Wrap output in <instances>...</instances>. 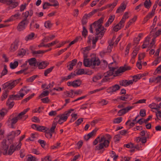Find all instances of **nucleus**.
I'll list each match as a JSON object with an SVG mask.
<instances>
[{"label":"nucleus","instance_id":"nucleus-31","mask_svg":"<svg viewBox=\"0 0 161 161\" xmlns=\"http://www.w3.org/2000/svg\"><path fill=\"white\" fill-rule=\"evenodd\" d=\"M45 136L48 139H50L52 138L53 135V133L48 131V129L45 130Z\"/></svg>","mask_w":161,"mask_h":161},{"label":"nucleus","instance_id":"nucleus-35","mask_svg":"<svg viewBox=\"0 0 161 161\" xmlns=\"http://www.w3.org/2000/svg\"><path fill=\"white\" fill-rule=\"evenodd\" d=\"M145 7L147 8H149L150 7L151 3L150 0H146L144 3Z\"/></svg>","mask_w":161,"mask_h":161},{"label":"nucleus","instance_id":"nucleus-15","mask_svg":"<svg viewBox=\"0 0 161 161\" xmlns=\"http://www.w3.org/2000/svg\"><path fill=\"white\" fill-rule=\"evenodd\" d=\"M2 147L3 150L4 152H3V154L6 155L7 153V151L8 148V146L6 144V141L3 140L1 143Z\"/></svg>","mask_w":161,"mask_h":161},{"label":"nucleus","instance_id":"nucleus-37","mask_svg":"<svg viewBox=\"0 0 161 161\" xmlns=\"http://www.w3.org/2000/svg\"><path fill=\"white\" fill-rule=\"evenodd\" d=\"M152 13H149L144 18V19L142 21V23L143 24H145L149 19L152 18Z\"/></svg>","mask_w":161,"mask_h":161},{"label":"nucleus","instance_id":"nucleus-27","mask_svg":"<svg viewBox=\"0 0 161 161\" xmlns=\"http://www.w3.org/2000/svg\"><path fill=\"white\" fill-rule=\"evenodd\" d=\"M46 51H44V50H38L37 51L32 50L31 52L33 56H35L38 54H43L46 53Z\"/></svg>","mask_w":161,"mask_h":161},{"label":"nucleus","instance_id":"nucleus-25","mask_svg":"<svg viewBox=\"0 0 161 161\" xmlns=\"http://www.w3.org/2000/svg\"><path fill=\"white\" fill-rule=\"evenodd\" d=\"M102 74H99L94 76L92 78V81L94 82H96L97 80H100L103 77Z\"/></svg>","mask_w":161,"mask_h":161},{"label":"nucleus","instance_id":"nucleus-59","mask_svg":"<svg viewBox=\"0 0 161 161\" xmlns=\"http://www.w3.org/2000/svg\"><path fill=\"white\" fill-rule=\"evenodd\" d=\"M64 89V87H57L56 88H54L52 90H50V92H52V91L53 90H56V91L58 92H60V91H62Z\"/></svg>","mask_w":161,"mask_h":161},{"label":"nucleus","instance_id":"nucleus-48","mask_svg":"<svg viewBox=\"0 0 161 161\" xmlns=\"http://www.w3.org/2000/svg\"><path fill=\"white\" fill-rule=\"evenodd\" d=\"M8 91H5L3 92L1 99L3 100L6 99L7 97V96L8 94Z\"/></svg>","mask_w":161,"mask_h":161},{"label":"nucleus","instance_id":"nucleus-2","mask_svg":"<svg viewBox=\"0 0 161 161\" xmlns=\"http://www.w3.org/2000/svg\"><path fill=\"white\" fill-rule=\"evenodd\" d=\"M130 67L125 66L120 67L116 71H115L116 69L115 67H109V70L104 74V78L101 80V82H105L108 81L110 79L108 77L114 74V76H116L126 70H130Z\"/></svg>","mask_w":161,"mask_h":161},{"label":"nucleus","instance_id":"nucleus-38","mask_svg":"<svg viewBox=\"0 0 161 161\" xmlns=\"http://www.w3.org/2000/svg\"><path fill=\"white\" fill-rule=\"evenodd\" d=\"M121 136H120V134H118L115 135L114 137V139L115 142H118L120 140Z\"/></svg>","mask_w":161,"mask_h":161},{"label":"nucleus","instance_id":"nucleus-51","mask_svg":"<svg viewBox=\"0 0 161 161\" xmlns=\"http://www.w3.org/2000/svg\"><path fill=\"white\" fill-rule=\"evenodd\" d=\"M49 1L52 3H53V4H51V6H59V3L56 0H49Z\"/></svg>","mask_w":161,"mask_h":161},{"label":"nucleus","instance_id":"nucleus-34","mask_svg":"<svg viewBox=\"0 0 161 161\" xmlns=\"http://www.w3.org/2000/svg\"><path fill=\"white\" fill-rule=\"evenodd\" d=\"M16 150L14 147V146L13 144L11 145L9 148L8 152V154L9 155H11Z\"/></svg>","mask_w":161,"mask_h":161},{"label":"nucleus","instance_id":"nucleus-24","mask_svg":"<svg viewBox=\"0 0 161 161\" xmlns=\"http://www.w3.org/2000/svg\"><path fill=\"white\" fill-rule=\"evenodd\" d=\"M91 48L90 47L88 46L82 48L83 50V53L84 54V58L87 57V53L88 51L91 49Z\"/></svg>","mask_w":161,"mask_h":161},{"label":"nucleus","instance_id":"nucleus-13","mask_svg":"<svg viewBox=\"0 0 161 161\" xmlns=\"http://www.w3.org/2000/svg\"><path fill=\"white\" fill-rule=\"evenodd\" d=\"M21 15L20 14L18 13L14 15H12L5 22H11L19 19Z\"/></svg>","mask_w":161,"mask_h":161},{"label":"nucleus","instance_id":"nucleus-46","mask_svg":"<svg viewBox=\"0 0 161 161\" xmlns=\"http://www.w3.org/2000/svg\"><path fill=\"white\" fill-rule=\"evenodd\" d=\"M37 75H34L28 78L26 80L28 82H32L37 77Z\"/></svg>","mask_w":161,"mask_h":161},{"label":"nucleus","instance_id":"nucleus-20","mask_svg":"<svg viewBox=\"0 0 161 161\" xmlns=\"http://www.w3.org/2000/svg\"><path fill=\"white\" fill-rule=\"evenodd\" d=\"M77 62V60L76 59H74L70 62L68 69L69 70H71L73 69V66L76 64Z\"/></svg>","mask_w":161,"mask_h":161},{"label":"nucleus","instance_id":"nucleus-14","mask_svg":"<svg viewBox=\"0 0 161 161\" xmlns=\"http://www.w3.org/2000/svg\"><path fill=\"white\" fill-rule=\"evenodd\" d=\"M27 62L29 63V64L30 66H36L37 65L36 59L35 58H31L26 61L25 63L24 64V65H25L27 64Z\"/></svg>","mask_w":161,"mask_h":161},{"label":"nucleus","instance_id":"nucleus-40","mask_svg":"<svg viewBox=\"0 0 161 161\" xmlns=\"http://www.w3.org/2000/svg\"><path fill=\"white\" fill-rule=\"evenodd\" d=\"M75 72L76 75H82L84 74V70L83 69H79L78 70L75 71Z\"/></svg>","mask_w":161,"mask_h":161},{"label":"nucleus","instance_id":"nucleus-18","mask_svg":"<svg viewBox=\"0 0 161 161\" xmlns=\"http://www.w3.org/2000/svg\"><path fill=\"white\" fill-rule=\"evenodd\" d=\"M161 80V76H158L156 77H153L150 78L149 79V82L152 83L154 82L158 83Z\"/></svg>","mask_w":161,"mask_h":161},{"label":"nucleus","instance_id":"nucleus-29","mask_svg":"<svg viewBox=\"0 0 161 161\" xmlns=\"http://www.w3.org/2000/svg\"><path fill=\"white\" fill-rule=\"evenodd\" d=\"M81 81L80 80H76L73 81V87H76L79 86L81 84Z\"/></svg>","mask_w":161,"mask_h":161},{"label":"nucleus","instance_id":"nucleus-49","mask_svg":"<svg viewBox=\"0 0 161 161\" xmlns=\"http://www.w3.org/2000/svg\"><path fill=\"white\" fill-rule=\"evenodd\" d=\"M7 110L6 109L3 108L0 110V116L1 117H4L7 113Z\"/></svg>","mask_w":161,"mask_h":161},{"label":"nucleus","instance_id":"nucleus-7","mask_svg":"<svg viewBox=\"0 0 161 161\" xmlns=\"http://www.w3.org/2000/svg\"><path fill=\"white\" fill-rule=\"evenodd\" d=\"M18 120L16 117L14 115V114L10 115L6 122L8 125L10 126V127L14 128V125L17 122Z\"/></svg>","mask_w":161,"mask_h":161},{"label":"nucleus","instance_id":"nucleus-42","mask_svg":"<svg viewBox=\"0 0 161 161\" xmlns=\"http://www.w3.org/2000/svg\"><path fill=\"white\" fill-rule=\"evenodd\" d=\"M138 53V51L136 50H134L132 54V58L131 59V61H132L133 62H134V60L136 58L137 54Z\"/></svg>","mask_w":161,"mask_h":161},{"label":"nucleus","instance_id":"nucleus-5","mask_svg":"<svg viewBox=\"0 0 161 161\" xmlns=\"http://www.w3.org/2000/svg\"><path fill=\"white\" fill-rule=\"evenodd\" d=\"M74 110V109H71L65 111L63 114L57 116L55 119L58 120V122L59 124H61L67 120L68 117L70 115L72 112Z\"/></svg>","mask_w":161,"mask_h":161},{"label":"nucleus","instance_id":"nucleus-21","mask_svg":"<svg viewBox=\"0 0 161 161\" xmlns=\"http://www.w3.org/2000/svg\"><path fill=\"white\" fill-rule=\"evenodd\" d=\"M126 5L124 3H122L120 6L117 9L116 12L119 13L124 11L126 8Z\"/></svg>","mask_w":161,"mask_h":161},{"label":"nucleus","instance_id":"nucleus-4","mask_svg":"<svg viewBox=\"0 0 161 161\" xmlns=\"http://www.w3.org/2000/svg\"><path fill=\"white\" fill-rule=\"evenodd\" d=\"M84 58L83 64L86 67L91 66L94 68L95 66H98L100 64L99 59L94 55L91 58Z\"/></svg>","mask_w":161,"mask_h":161},{"label":"nucleus","instance_id":"nucleus-55","mask_svg":"<svg viewBox=\"0 0 161 161\" xmlns=\"http://www.w3.org/2000/svg\"><path fill=\"white\" fill-rule=\"evenodd\" d=\"M122 117H118L114 119L113 122L115 124H119L122 121Z\"/></svg>","mask_w":161,"mask_h":161},{"label":"nucleus","instance_id":"nucleus-28","mask_svg":"<svg viewBox=\"0 0 161 161\" xmlns=\"http://www.w3.org/2000/svg\"><path fill=\"white\" fill-rule=\"evenodd\" d=\"M118 1L117 0H115L112 3L107 5V7H108V8H110L111 9V10H112L116 5Z\"/></svg>","mask_w":161,"mask_h":161},{"label":"nucleus","instance_id":"nucleus-61","mask_svg":"<svg viewBox=\"0 0 161 161\" xmlns=\"http://www.w3.org/2000/svg\"><path fill=\"white\" fill-rule=\"evenodd\" d=\"M150 39V37L148 36H147L145 38L143 43L145 44L147 46L149 45V41Z\"/></svg>","mask_w":161,"mask_h":161},{"label":"nucleus","instance_id":"nucleus-62","mask_svg":"<svg viewBox=\"0 0 161 161\" xmlns=\"http://www.w3.org/2000/svg\"><path fill=\"white\" fill-rule=\"evenodd\" d=\"M97 131V130L96 129L93 130L91 132L89 133L87 135L89 136V137L90 138L92 136L95 135Z\"/></svg>","mask_w":161,"mask_h":161},{"label":"nucleus","instance_id":"nucleus-10","mask_svg":"<svg viewBox=\"0 0 161 161\" xmlns=\"http://www.w3.org/2000/svg\"><path fill=\"white\" fill-rule=\"evenodd\" d=\"M120 87L119 85L116 84L108 88L107 90L108 93L112 94L120 89Z\"/></svg>","mask_w":161,"mask_h":161},{"label":"nucleus","instance_id":"nucleus-53","mask_svg":"<svg viewBox=\"0 0 161 161\" xmlns=\"http://www.w3.org/2000/svg\"><path fill=\"white\" fill-rule=\"evenodd\" d=\"M71 116L72 117L71 119L70 120V121L71 122H74L77 118V114H72L71 115Z\"/></svg>","mask_w":161,"mask_h":161},{"label":"nucleus","instance_id":"nucleus-33","mask_svg":"<svg viewBox=\"0 0 161 161\" xmlns=\"http://www.w3.org/2000/svg\"><path fill=\"white\" fill-rule=\"evenodd\" d=\"M54 68V66H52L49 68L45 70L44 71V75L45 76H47V75L51 72Z\"/></svg>","mask_w":161,"mask_h":161},{"label":"nucleus","instance_id":"nucleus-54","mask_svg":"<svg viewBox=\"0 0 161 161\" xmlns=\"http://www.w3.org/2000/svg\"><path fill=\"white\" fill-rule=\"evenodd\" d=\"M28 69V68H26L23 69H21L19 71H17L16 72V74L17 75L24 73V75H26L27 73L25 72L26 70Z\"/></svg>","mask_w":161,"mask_h":161},{"label":"nucleus","instance_id":"nucleus-17","mask_svg":"<svg viewBox=\"0 0 161 161\" xmlns=\"http://www.w3.org/2000/svg\"><path fill=\"white\" fill-rule=\"evenodd\" d=\"M115 18V16L114 15H111L109 16V18L105 24V26L106 27H108L114 20Z\"/></svg>","mask_w":161,"mask_h":161},{"label":"nucleus","instance_id":"nucleus-50","mask_svg":"<svg viewBox=\"0 0 161 161\" xmlns=\"http://www.w3.org/2000/svg\"><path fill=\"white\" fill-rule=\"evenodd\" d=\"M56 126V123L55 122H53L51 128L49 130L48 129V131L51 132L52 133L54 132Z\"/></svg>","mask_w":161,"mask_h":161},{"label":"nucleus","instance_id":"nucleus-32","mask_svg":"<svg viewBox=\"0 0 161 161\" xmlns=\"http://www.w3.org/2000/svg\"><path fill=\"white\" fill-rule=\"evenodd\" d=\"M27 158L28 161H37L38 159L35 157L33 156L31 154L28 155Z\"/></svg>","mask_w":161,"mask_h":161},{"label":"nucleus","instance_id":"nucleus-23","mask_svg":"<svg viewBox=\"0 0 161 161\" xmlns=\"http://www.w3.org/2000/svg\"><path fill=\"white\" fill-rule=\"evenodd\" d=\"M8 72L7 66L4 65L3 66V68L2 72L0 73V78H2V77L6 75Z\"/></svg>","mask_w":161,"mask_h":161},{"label":"nucleus","instance_id":"nucleus-45","mask_svg":"<svg viewBox=\"0 0 161 161\" xmlns=\"http://www.w3.org/2000/svg\"><path fill=\"white\" fill-rule=\"evenodd\" d=\"M157 118L155 119V120L157 119L161 120V111H158L155 112Z\"/></svg>","mask_w":161,"mask_h":161},{"label":"nucleus","instance_id":"nucleus-22","mask_svg":"<svg viewBox=\"0 0 161 161\" xmlns=\"http://www.w3.org/2000/svg\"><path fill=\"white\" fill-rule=\"evenodd\" d=\"M35 35L33 32H31L25 37V40L26 41L32 40L33 39Z\"/></svg>","mask_w":161,"mask_h":161},{"label":"nucleus","instance_id":"nucleus-19","mask_svg":"<svg viewBox=\"0 0 161 161\" xmlns=\"http://www.w3.org/2000/svg\"><path fill=\"white\" fill-rule=\"evenodd\" d=\"M48 64V63L47 61H42L39 64L37 63V65H38V68L39 69H44Z\"/></svg>","mask_w":161,"mask_h":161},{"label":"nucleus","instance_id":"nucleus-36","mask_svg":"<svg viewBox=\"0 0 161 161\" xmlns=\"http://www.w3.org/2000/svg\"><path fill=\"white\" fill-rule=\"evenodd\" d=\"M63 96L64 97H72L73 95V93L68 91H66L64 92Z\"/></svg>","mask_w":161,"mask_h":161},{"label":"nucleus","instance_id":"nucleus-8","mask_svg":"<svg viewBox=\"0 0 161 161\" xmlns=\"http://www.w3.org/2000/svg\"><path fill=\"white\" fill-rule=\"evenodd\" d=\"M30 109L29 108L25 109L23 111L19 113L17 116H16L18 120H25L28 117V115H25V114Z\"/></svg>","mask_w":161,"mask_h":161},{"label":"nucleus","instance_id":"nucleus-1","mask_svg":"<svg viewBox=\"0 0 161 161\" xmlns=\"http://www.w3.org/2000/svg\"><path fill=\"white\" fill-rule=\"evenodd\" d=\"M104 20V17L100 18L90 25L89 29L90 31L92 33H93V30L94 29L95 35L99 36L100 38L103 37L106 31V29L102 25Z\"/></svg>","mask_w":161,"mask_h":161},{"label":"nucleus","instance_id":"nucleus-3","mask_svg":"<svg viewBox=\"0 0 161 161\" xmlns=\"http://www.w3.org/2000/svg\"><path fill=\"white\" fill-rule=\"evenodd\" d=\"M111 138V136L108 134L102 136L98 141L100 143L96 146L95 149L97 150H102L103 152L105 148H107L109 146L110 140Z\"/></svg>","mask_w":161,"mask_h":161},{"label":"nucleus","instance_id":"nucleus-30","mask_svg":"<svg viewBox=\"0 0 161 161\" xmlns=\"http://www.w3.org/2000/svg\"><path fill=\"white\" fill-rule=\"evenodd\" d=\"M9 99L10 100H18L21 99L20 98L19 95V94H16L15 95H11L9 96Z\"/></svg>","mask_w":161,"mask_h":161},{"label":"nucleus","instance_id":"nucleus-12","mask_svg":"<svg viewBox=\"0 0 161 161\" xmlns=\"http://www.w3.org/2000/svg\"><path fill=\"white\" fill-rule=\"evenodd\" d=\"M134 80H124L119 81V85L122 86H127L133 83Z\"/></svg>","mask_w":161,"mask_h":161},{"label":"nucleus","instance_id":"nucleus-43","mask_svg":"<svg viewBox=\"0 0 161 161\" xmlns=\"http://www.w3.org/2000/svg\"><path fill=\"white\" fill-rule=\"evenodd\" d=\"M25 50L24 49L22 48L19 51L18 54V55L20 56L23 57L25 55Z\"/></svg>","mask_w":161,"mask_h":161},{"label":"nucleus","instance_id":"nucleus-16","mask_svg":"<svg viewBox=\"0 0 161 161\" xmlns=\"http://www.w3.org/2000/svg\"><path fill=\"white\" fill-rule=\"evenodd\" d=\"M59 42V41L57 40H55L52 42L49 43L47 44H44L43 42L41 43L40 45H38L39 47H50L54 45H55L56 43Z\"/></svg>","mask_w":161,"mask_h":161},{"label":"nucleus","instance_id":"nucleus-44","mask_svg":"<svg viewBox=\"0 0 161 161\" xmlns=\"http://www.w3.org/2000/svg\"><path fill=\"white\" fill-rule=\"evenodd\" d=\"M97 11V10H94L92 12L89 13L88 14H85L84 16L85 17H86L87 18H89L92 16Z\"/></svg>","mask_w":161,"mask_h":161},{"label":"nucleus","instance_id":"nucleus-60","mask_svg":"<svg viewBox=\"0 0 161 161\" xmlns=\"http://www.w3.org/2000/svg\"><path fill=\"white\" fill-rule=\"evenodd\" d=\"M161 73V65L159 66L155 70L154 73V75L159 74Z\"/></svg>","mask_w":161,"mask_h":161},{"label":"nucleus","instance_id":"nucleus-11","mask_svg":"<svg viewBox=\"0 0 161 161\" xmlns=\"http://www.w3.org/2000/svg\"><path fill=\"white\" fill-rule=\"evenodd\" d=\"M19 42V40H16L11 44L10 48V50L11 52H14L18 49V47Z\"/></svg>","mask_w":161,"mask_h":161},{"label":"nucleus","instance_id":"nucleus-26","mask_svg":"<svg viewBox=\"0 0 161 161\" xmlns=\"http://www.w3.org/2000/svg\"><path fill=\"white\" fill-rule=\"evenodd\" d=\"M82 39V38L80 36L77 37L73 41L70 42L69 44L68 48L69 47L72 45L73 44L77 42L78 41H81Z\"/></svg>","mask_w":161,"mask_h":161},{"label":"nucleus","instance_id":"nucleus-47","mask_svg":"<svg viewBox=\"0 0 161 161\" xmlns=\"http://www.w3.org/2000/svg\"><path fill=\"white\" fill-rule=\"evenodd\" d=\"M47 128L43 126H38L37 128V130L40 131L45 132Z\"/></svg>","mask_w":161,"mask_h":161},{"label":"nucleus","instance_id":"nucleus-56","mask_svg":"<svg viewBox=\"0 0 161 161\" xmlns=\"http://www.w3.org/2000/svg\"><path fill=\"white\" fill-rule=\"evenodd\" d=\"M130 95L128 94L125 95H122L121 96L119 97V99L123 101H125L126 99L129 98Z\"/></svg>","mask_w":161,"mask_h":161},{"label":"nucleus","instance_id":"nucleus-52","mask_svg":"<svg viewBox=\"0 0 161 161\" xmlns=\"http://www.w3.org/2000/svg\"><path fill=\"white\" fill-rule=\"evenodd\" d=\"M49 92L48 91H45L42 92L40 94V97H43L45 96H48L49 94Z\"/></svg>","mask_w":161,"mask_h":161},{"label":"nucleus","instance_id":"nucleus-57","mask_svg":"<svg viewBox=\"0 0 161 161\" xmlns=\"http://www.w3.org/2000/svg\"><path fill=\"white\" fill-rule=\"evenodd\" d=\"M121 27V26L118 24L114 27L113 30L114 31L117 32L120 29Z\"/></svg>","mask_w":161,"mask_h":161},{"label":"nucleus","instance_id":"nucleus-41","mask_svg":"<svg viewBox=\"0 0 161 161\" xmlns=\"http://www.w3.org/2000/svg\"><path fill=\"white\" fill-rule=\"evenodd\" d=\"M11 100L9 98L7 102V105L10 108H12L14 105V103L12 101H10Z\"/></svg>","mask_w":161,"mask_h":161},{"label":"nucleus","instance_id":"nucleus-64","mask_svg":"<svg viewBox=\"0 0 161 161\" xmlns=\"http://www.w3.org/2000/svg\"><path fill=\"white\" fill-rule=\"evenodd\" d=\"M42 161H51V158L50 156H47L42 159Z\"/></svg>","mask_w":161,"mask_h":161},{"label":"nucleus","instance_id":"nucleus-9","mask_svg":"<svg viewBox=\"0 0 161 161\" xmlns=\"http://www.w3.org/2000/svg\"><path fill=\"white\" fill-rule=\"evenodd\" d=\"M29 22V21L23 19L18 24L17 28V30L19 31L24 30L25 29Z\"/></svg>","mask_w":161,"mask_h":161},{"label":"nucleus","instance_id":"nucleus-63","mask_svg":"<svg viewBox=\"0 0 161 161\" xmlns=\"http://www.w3.org/2000/svg\"><path fill=\"white\" fill-rule=\"evenodd\" d=\"M126 113L124 108L119 110L118 112V114L119 116L122 115Z\"/></svg>","mask_w":161,"mask_h":161},{"label":"nucleus","instance_id":"nucleus-58","mask_svg":"<svg viewBox=\"0 0 161 161\" xmlns=\"http://www.w3.org/2000/svg\"><path fill=\"white\" fill-rule=\"evenodd\" d=\"M20 131L19 130H17L15 131H12L11 132V135H14V136H17L20 133Z\"/></svg>","mask_w":161,"mask_h":161},{"label":"nucleus","instance_id":"nucleus-6","mask_svg":"<svg viewBox=\"0 0 161 161\" xmlns=\"http://www.w3.org/2000/svg\"><path fill=\"white\" fill-rule=\"evenodd\" d=\"M21 79L19 78L13 81H9L2 85L3 89H5L11 90L19 83Z\"/></svg>","mask_w":161,"mask_h":161},{"label":"nucleus","instance_id":"nucleus-39","mask_svg":"<svg viewBox=\"0 0 161 161\" xmlns=\"http://www.w3.org/2000/svg\"><path fill=\"white\" fill-rule=\"evenodd\" d=\"M18 62L15 61L14 63H11L10 64V67L12 69H14L18 66Z\"/></svg>","mask_w":161,"mask_h":161}]
</instances>
